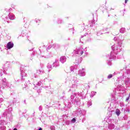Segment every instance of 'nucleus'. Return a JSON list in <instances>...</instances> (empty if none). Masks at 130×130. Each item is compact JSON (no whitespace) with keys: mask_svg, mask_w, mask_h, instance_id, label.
<instances>
[{"mask_svg":"<svg viewBox=\"0 0 130 130\" xmlns=\"http://www.w3.org/2000/svg\"><path fill=\"white\" fill-rule=\"evenodd\" d=\"M94 95H96V92L92 91L91 92L90 97H93Z\"/></svg>","mask_w":130,"mask_h":130,"instance_id":"obj_11","label":"nucleus"},{"mask_svg":"<svg viewBox=\"0 0 130 130\" xmlns=\"http://www.w3.org/2000/svg\"><path fill=\"white\" fill-rule=\"evenodd\" d=\"M40 110H42L41 107H40Z\"/></svg>","mask_w":130,"mask_h":130,"instance_id":"obj_20","label":"nucleus"},{"mask_svg":"<svg viewBox=\"0 0 130 130\" xmlns=\"http://www.w3.org/2000/svg\"><path fill=\"white\" fill-rule=\"evenodd\" d=\"M89 105H90L89 106H91V105H92V103H90Z\"/></svg>","mask_w":130,"mask_h":130,"instance_id":"obj_19","label":"nucleus"},{"mask_svg":"<svg viewBox=\"0 0 130 130\" xmlns=\"http://www.w3.org/2000/svg\"><path fill=\"white\" fill-rule=\"evenodd\" d=\"M73 53H75V54H80L82 55V54L84 53V49L83 48L76 49L73 51Z\"/></svg>","mask_w":130,"mask_h":130,"instance_id":"obj_1","label":"nucleus"},{"mask_svg":"<svg viewBox=\"0 0 130 130\" xmlns=\"http://www.w3.org/2000/svg\"><path fill=\"white\" fill-rule=\"evenodd\" d=\"M39 130H42V128H40L39 129Z\"/></svg>","mask_w":130,"mask_h":130,"instance_id":"obj_22","label":"nucleus"},{"mask_svg":"<svg viewBox=\"0 0 130 130\" xmlns=\"http://www.w3.org/2000/svg\"><path fill=\"white\" fill-rule=\"evenodd\" d=\"M120 33H124L125 32V28H121L120 29Z\"/></svg>","mask_w":130,"mask_h":130,"instance_id":"obj_9","label":"nucleus"},{"mask_svg":"<svg viewBox=\"0 0 130 130\" xmlns=\"http://www.w3.org/2000/svg\"><path fill=\"white\" fill-rule=\"evenodd\" d=\"M9 19L10 20H15V15L13 14H10L9 15Z\"/></svg>","mask_w":130,"mask_h":130,"instance_id":"obj_6","label":"nucleus"},{"mask_svg":"<svg viewBox=\"0 0 130 130\" xmlns=\"http://www.w3.org/2000/svg\"><path fill=\"white\" fill-rule=\"evenodd\" d=\"M108 79H111V78H112V74H110L108 76Z\"/></svg>","mask_w":130,"mask_h":130,"instance_id":"obj_13","label":"nucleus"},{"mask_svg":"<svg viewBox=\"0 0 130 130\" xmlns=\"http://www.w3.org/2000/svg\"><path fill=\"white\" fill-rule=\"evenodd\" d=\"M13 130H18L17 128H15Z\"/></svg>","mask_w":130,"mask_h":130,"instance_id":"obj_21","label":"nucleus"},{"mask_svg":"<svg viewBox=\"0 0 130 130\" xmlns=\"http://www.w3.org/2000/svg\"><path fill=\"white\" fill-rule=\"evenodd\" d=\"M116 114H117L118 116L120 114V110H119V109H117L116 110Z\"/></svg>","mask_w":130,"mask_h":130,"instance_id":"obj_7","label":"nucleus"},{"mask_svg":"<svg viewBox=\"0 0 130 130\" xmlns=\"http://www.w3.org/2000/svg\"><path fill=\"white\" fill-rule=\"evenodd\" d=\"M47 69H52V65H51V63H49L47 64Z\"/></svg>","mask_w":130,"mask_h":130,"instance_id":"obj_8","label":"nucleus"},{"mask_svg":"<svg viewBox=\"0 0 130 130\" xmlns=\"http://www.w3.org/2000/svg\"><path fill=\"white\" fill-rule=\"evenodd\" d=\"M128 100H129V96L126 99V101H128Z\"/></svg>","mask_w":130,"mask_h":130,"instance_id":"obj_15","label":"nucleus"},{"mask_svg":"<svg viewBox=\"0 0 130 130\" xmlns=\"http://www.w3.org/2000/svg\"><path fill=\"white\" fill-rule=\"evenodd\" d=\"M56 62H57V61H56L54 63V65L53 66V67H54V66H55V63H56Z\"/></svg>","mask_w":130,"mask_h":130,"instance_id":"obj_16","label":"nucleus"},{"mask_svg":"<svg viewBox=\"0 0 130 130\" xmlns=\"http://www.w3.org/2000/svg\"><path fill=\"white\" fill-rule=\"evenodd\" d=\"M72 122H73V123H75V122H76V119L73 118L72 120H71Z\"/></svg>","mask_w":130,"mask_h":130,"instance_id":"obj_12","label":"nucleus"},{"mask_svg":"<svg viewBox=\"0 0 130 130\" xmlns=\"http://www.w3.org/2000/svg\"><path fill=\"white\" fill-rule=\"evenodd\" d=\"M85 75V69L83 68L82 70L79 71V76H80V77H84Z\"/></svg>","mask_w":130,"mask_h":130,"instance_id":"obj_2","label":"nucleus"},{"mask_svg":"<svg viewBox=\"0 0 130 130\" xmlns=\"http://www.w3.org/2000/svg\"><path fill=\"white\" fill-rule=\"evenodd\" d=\"M14 47V44L12 42H9L7 44V48L8 49H11V48H13Z\"/></svg>","mask_w":130,"mask_h":130,"instance_id":"obj_4","label":"nucleus"},{"mask_svg":"<svg viewBox=\"0 0 130 130\" xmlns=\"http://www.w3.org/2000/svg\"><path fill=\"white\" fill-rule=\"evenodd\" d=\"M71 99H74V98H75V95H71Z\"/></svg>","mask_w":130,"mask_h":130,"instance_id":"obj_14","label":"nucleus"},{"mask_svg":"<svg viewBox=\"0 0 130 130\" xmlns=\"http://www.w3.org/2000/svg\"><path fill=\"white\" fill-rule=\"evenodd\" d=\"M71 81L72 84L73 88H75V87H77L78 83H77V81H76V80H71Z\"/></svg>","mask_w":130,"mask_h":130,"instance_id":"obj_3","label":"nucleus"},{"mask_svg":"<svg viewBox=\"0 0 130 130\" xmlns=\"http://www.w3.org/2000/svg\"><path fill=\"white\" fill-rule=\"evenodd\" d=\"M67 60V57H66V56H61L60 58V61H61V62H62V63H64V62H66Z\"/></svg>","mask_w":130,"mask_h":130,"instance_id":"obj_5","label":"nucleus"},{"mask_svg":"<svg viewBox=\"0 0 130 130\" xmlns=\"http://www.w3.org/2000/svg\"><path fill=\"white\" fill-rule=\"evenodd\" d=\"M73 67H71V72H73Z\"/></svg>","mask_w":130,"mask_h":130,"instance_id":"obj_18","label":"nucleus"},{"mask_svg":"<svg viewBox=\"0 0 130 130\" xmlns=\"http://www.w3.org/2000/svg\"><path fill=\"white\" fill-rule=\"evenodd\" d=\"M21 76H22V77H27V74L25 73V72H22L21 73Z\"/></svg>","mask_w":130,"mask_h":130,"instance_id":"obj_10","label":"nucleus"},{"mask_svg":"<svg viewBox=\"0 0 130 130\" xmlns=\"http://www.w3.org/2000/svg\"><path fill=\"white\" fill-rule=\"evenodd\" d=\"M127 3V0H125V3L126 4Z\"/></svg>","mask_w":130,"mask_h":130,"instance_id":"obj_17","label":"nucleus"}]
</instances>
